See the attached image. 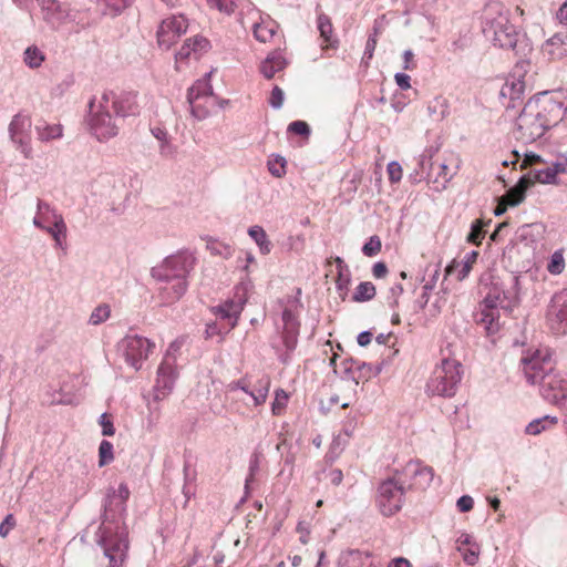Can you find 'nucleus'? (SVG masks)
<instances>
[{"mask_svg": "<svg viewBox=\"0 0 567 567\" xmlns=\"http://www.w3.org/2000/svg\"><path fill=\"white\" fill-rule=\"evenodd\" d=\"M527 382L538 384L540 395L549 403L567 406V377L555 372L550 359L535 351L520 360Z\"/></svg>", "mask_w": 567, "mask_h": 567, "instance_id": "obj_1", "label": "nucleus"}, {"mask_svg": "<svg viewBox=\"0 0 567 567\" xmlns=\"http://www.w3.org/2000/svg\"><path fill=\"white\" fill-rule=\"evenodd\" d=\"M194 261L193 254L179 251L166 257L159 265L152 268V277L162 284L158 291L164 303H174L184 296Z\"/></svg>", "mask_w": 567, "mask_h": 567, "instance_id": "obj_2", "label": "nucleus"}, {"mask_svg": "<svg viewBox=\"0 0 567 567\" xmlns=\"http://www.w3.org/2000/svg\"><path fill=\"white\" fill-rule=\"evenodd\" d=\"M483 33L495 47L518 51L519 33L509 21V10L502 3H489L485 8Z\"/></svg>", "mask_w": 567, "mask_h": 567, "instance_id": "obj_3", "label": "nucleus"}, {"mask_svg": "<svg viewBox=\"0 0 567 567\" xmlns=\"http://www.w3.org/2000/svg\"><path fill=\"white\" fill-rule=\"evenodd\" d=\"M111 93L104 92L101 96H94L89 103V112L85 123L99 141H107L118 134V125L112 116Z\"/></svg>", "mask_w": 567, "mask_h": 567, "instance_id": "obj_4", "label": "nucleus"}, {"mask_svg": "<svg viewBox=\"0 0 567 567\" xmlns=\"http://www.w3.org/2000/svg\"><path fill=\"white\" fill-rule=\"evenodd\" d=\"M461 363L452 359H443L437 365L426 384V391L431 395L453 396L456 386L462 379Z\"/></svg>", "mask_w": 567, "mask_h": 567, "instance_id": "obj_5", "label": "nucleus"}, {"mask_svg": "<svg viewBox=\"0 0 567 567\" xmlns=\"http://www.w3.org/2000/svg\"><path fill=\"white\" fill-rule=\"evenodd\" d=\"M406 483L408 480L396 472L380 484L377 503L384 516H392L402 508L405 491L409 489Z\"/></svg>", "mask_w": 567, "mask_h": 567, "instance_id": "obj_6", "label": "nucleus"}, {"mask_svg": "<svg viewBox=\"0 0 567 567\" xmlns=\"http://www.w3.org/2000/svg\"><path fill=\"white\" fill-rule=\"evenodd\" d=\"M506 299V297L502 299L498 295H488L485 297L476 321L484 327L488 334H494L499 330L501 310L508 311L511 305L517 301L516 296L512 297V299L505 303Z\"/></svg>", "mask_w": 567, "mask_h": 567, "instance_id": "obj_7", "label": "nucleus"}, {"mask_svg": "<svg viewBox=\"0 0 567 567\" xmlns=\"http://www.w3.org/2000/svg\"><path fill=\"white\" fill-rule=\"evenodd\" d=\"M527 105L532 106L547 130L557 125L565 115L563 102L553 99L547 92L537 94L527 102Z\"/></svg>", "mask_w": 567, "mask_h": 567, "instance_id": "obj_8", "label": "nucleus"}, {"mask_svg": "<svg viewBox=\"0 0 567 567\" xmlns=\"http://www.w3.org/2000/svg\"><path fill=\"white\" fill-rule=\"evenodd\" d=\"M270 380L268 378L260 379L256 384H252L249 379L243 378L227 384L226 390L228 393L241 391L247 395V400L237 396L238 400L244 401L247 406H259L266 402L269 392Z\"/></svg>", "mask_w": 567, "mask_h": 567, "instance_id": "obj_9", "label": "nucleus"}, {"mask_svg": "<svg viewBox=\"0 0 567 567\" xmlns=\"http://www.w3.org/2000/svg\"><path fill=\"white\" fill-rule=\"evenodd\" d=\"M532 106L525 104L523 111L517 117L515 138L524 144H530L540 138L547 131Z\"/></svg>", "mask_w": 567, "mask_h": 567, "instance_id": "obj_10", "label": "nucleus"}, {"mask_svg": "<svg viewBox=\"0 0 567 567\" xmlns=\"http://www.w3.org/2000/svg\"><path fill=\"white\" fill-rule=\"evenodd\" d=\"M31 127L32 121L30 116L22 113L16 114L9 124L10 140L25 158H31L33 154Z\"/></svg>", "mask_w": 567, "mask_h": 567, "instance_id": "obj_11", "label": "nucleus"}, {"mask_svg": "<svg viewBox=\"0 0 567 567\" xmlns=\"http://www.w3.org/2000/svg\"><path fill=\"white\" fill-rule=\"evenodd\" d=\"M154 343L141 336H127L122 340L121 349L124 353L126 362L135 370H138L143 360L148 358Z\"/></svg>", "mask_w": 567, "mask_h": 567, "instance_id": "obj_12", "label": "nucleus"}, {"mask_svg": "<svg viewBox=\"0 0 567 567\" xmlns=\"http://www.w3.org/2000/svg\"><path fill=\"white\" fill-rule=\"evenodd\" d=\"M100 532L99 543L104 549V555L110 559L109 567H122L127 554V540L123 536L107 535L103 527H100Z\"/></svg>", "mask_w": 567, "mask_h": 567, "instance_id": "obj_13", "label": "nucleus"}, {"mask_svg": "<svg viewBox=\"0 0 567 567\" xmlns=\"http://www.w3.org/2000/svg\"><path fill=\"white\" fill-rule=\"evenodd\" d=\"M547 320L555 333L567 332V289L553 297L547 311Z\"/></svg>", "mask_w": 567, "mask_h": 567, "instance_id": "obj_14", "label": "nucleus"}, {"mask_svg": "<svg viewBox=\"0 0 567 567\" xmlns=\"http://www.w3.org/2000/svg\"><path fill=\"white\" fill-rule=\"evenodd\" d=\"M187 21L183 16L164 19L157 30V42L161 48L169 49L186 32Z\"/></svg>", "mask_w": 567, "mask_h": 567, "instance_id": "obj_15", "label": "nucleus"}, {"mask_svg": "<svg viewBox=\"0 0 567 567\" xmlns=\"http://www.w3.org/2000/svg\"><path fill=\"white\" fill-rule=\"evenodd\" d=\"M403 478L408 480V488H426L433 480V470L422 465L420 462H409L400 472Z\"/></svg>", "mask_w": 567, "mask_h": 567, "instance_id": "obj_16", "label": "nucleus"}, {"mask_svg": "<svg viewBox=\"0 0 567 567\" xmlns=\"http://www.w3.org/2000/svg\"><path fill=\"white\" fill-rule=\"evenodd\" d=\"M112 109L117 116H136L141 112L138 94L134 92H124L118 96L111 93Z\"/></svg>", "mask_w": 567, "mask_h": 567, "instance_id": "obj_17", "label": "nucleus"}, {"mask_svg": "<svg viewBox=\"0 0 567 567\" xmlns=\"http://www.w3.org/2000/svg\"><path fill=\"white\" fill-rule=\"evenodd\" d=\"M43 19L54 29L65 24L70 18L68 6L56 0H42Z\"/></svg>", "mask_w": 567, "mask_h": 567, "instance_id": "obj_18", "label": "nucleus"}, {"mask_svg": "<svg viewBox=\"0 0 567 567\" xmlns=\"http://www.w3.org/2000/svg\"><path fill=\"white\" fill-rule=\"evenodd\" d=\"M542 52L550 60H560L567 56V33L557 32L542 47Z\"/></svg>", "mask_w": 567, "mask_h": 567, "instance_id": "obj_19", "label": "nucleus"}, {"mask_svg": "<svg viewBox=\"0 0 567 567\" xmlns=\"http://www.w3.org/2000/svg\"><path fill=\"white\" fill-rule=\"evenodd\" d=\"M213 95V87L209 84L208 80L203 79L198 80L189 90L187 94V100L190 105V112L197 120H203L206 117V113L197 114V101L200 100V97H207Z\"/></svg>", "mask_w": 567, "mask_h": 567, "instance_id": "obj_20", "label": "nucleus"}, {"mask_svg": "<svg viewBox=\"0 0 567 567\" xmlns=\"http://www.w3.org/2000/svg\"><path fill=\"white\" fill-rule=\"evenodd\" d=\"M287 60L279 50L272 51L260 64V72L266 79H272L276 73L287 66Z\"/></svg>", "mask_w": 567, "mask_h": 567, "instance_id": "obj_21", "label": "nucleus"}, {"mask_svg": "<svg viewBox=\"0 0 567 567\" xmlns=\"http://www.w3.org/2000/svg\"><path fill=\"white\" fill-rule=\"evenodd\" d=\"M42 230L53 238L55 248H65L68 228L62 215H53L52 224L47 225Z\"/></svg>", "mask_w": 567, "mask_h": 567, "instance_id": "obj_22", "label": "nucleus"}, {"mask_svg": "<svg viewBox=\"0 0 567 567\" xmlns=\"http://www.w3.org/2000/svg\"><path fill=\"white\" fill-rule=\"evenodd\" d=\"M534 185L530 176H522L517 184L507 190L503 196L504 202L509 206H517L525 199L526 190Z\"/></svg>", "mask_w": 567, "mask_h": 567, "instance_id": "obj_23", "label": "nucleus"}, {"mask_svg": "<svg viewBox=\"0 0 567 567\" xmlns=\"http://www.w3.org/2000/svg\"><path fill=\"white\" fill-rule=\"evenodd\" d=\"M525 91V82L520 74L509 76L501 89V96L516 101L522 97Z\"/></svg>", "mask_w": 567, "mask_h": 567, "instance_id": "obj_24", "label": "nucleus"}, {"mask_svg": "<svg viewBox=\"0 0 567 567\" xmlns=\"http://www.w3.org/2000/svg\"><path fill=\"white\" fill-rule=\"evenodd\" d=\"M243 310V303L236 301H226L215 308V313L223 320H227L229 329H233L237 324L238 317Z\"/></svg>", "mask_w": 567, "mask_h": 567, "instance_id": "obj_25", "label": "nucleus"}, {"mask_svg": "<svg viewBox=\"0 0 567 567\" xmlns=\"http://www.w3.org/2000/svg\"><path fill=\"white\" fill-rule=\"evenodd\" d=\"M152 135L158 141V152L164 158H173L176 154V146L173 145L168 132L165 128L155 126L151 128Z\"/></svg>", "mask_w": 567, "mask_h": 567, "instance_id": "obj_26", "label": "nucleus"}, {"mask_svg": "<svg viewBox=\"0 0 567 567\" xmlns=\"http://www.w3.org/2000/svg\"><path fill=\"white\" fill-rule=\"evenodd\" d=\"M53 215L60 214L49 203L38 199L37 215L32 223L39 229L45 228L47 224H52Z\"/></svg>", "mask_w": 567, "mask_h": 567, "instance_id": "obj_27", "label": "nucleus"}, {"mask_svg": "<svg viewBox=\"0 0 567 567\" xmlns=\"http://www.w3.org/2000/svg\"><path fill=\"white\" fill-rule=\"evenodd\" d=\"M340 566L346 567H371L370 555L360 550H350L341 555Z\"/></svg>", "mask_w": 567, "mask_h": 567, "instance_id": "obj_28", "label": "nucleus"}, {"mask_svg": "<svg viewBox=\"0 0 567 567\" xmlns=\"http://www.w3.org/2000/svg\"><path fill=\"white\" fill-rule=\"evenodd\" d=\"M175 379H176V373L173 368V364L171 362H168L167 360H165L158 367L156 386L158 389L169 391L173 388Z\"/></svg>", "mask_w": 567, "mask_h": 567, "instance_id": "obj_29", "label": "nucleus"}, {"mask_svg": "<svg viewBox=\"0 0 567 567\" xmlns=\"http://www.w3.org/2000/svg\"><path fill=\"white\" fill-rule=\"evenodd\" d=\"M477 256H478V254L476 251H472V252L467 254L465 260H463L461 262H457L454 260L450 266L446 267V275H451L454 272V270L457 269L456 278L460 281L463 280L470 274L472 266L475 262Z\"/></svg>", "mask_w": 567, "mask_h": 567, "instance_id": "obj_30", "label": "nucleus"}, {"mask_svg": "<svg viewBox=\"0 0 567 567\" xmlns=\"http://www.w3.org/2000/svg\"><path fill=\"white\" fill-rule=\"evenodd\" d=\"M278 24L272 20H262L254 25V35L259 42L266 43L270 41L277 33Z\"/></svg>", "mask_w": 567, "mask_h": 567, "instance_id": "obj_31", "label": "nucleus"}, {"mask_svg": "<svg viewBox=\"0 0 567 567\" xmlns=\"http://www.w3.org/2000/svg\"><path fill=\"white\" fill-rule=\"evenodd\" d=\"M35 132L40 141L49 142L62 137L63 128L60 124L39 122L35 125Z\"/></svg>", "mask_w": 567, "mask_h": 567, "instance_id": "obj_32", "label": "nucleus"}, {"mask_svg": "<svg viewBox=\"0 0 567 567\" xmlns=\"http://www.w3.org/2000/svg\"><path fill=\"white\" fill-rule=\"evenodd\" d=\"M558 420L556 416L545 415L533 420L525 427V433L528 435H539L542 432L554 427Z\"/></svg>", "mask_w": 567, "mask_h": 567, "instance_id": "obj_33", "label": "nucleus"}, {"mask_svg": "<svg viewBox=\"0 0 567 567\" xmlns=\"http://www.w3.org/2000/svg\"><path fill=\"white\" fill-rule=\"evenodd\" d=\"M427 113L433 121H443L449 113L447 100L442 96L434 97L429 102Z\"/></svg>", "mask_w": 567, "mask_h": 567, "instance_id": "obj_34", "label": "nucleus"}, {"mask_svg": "<svg viewBox=\"0 0 567 567\" xmlns=\"http://www.w3.org/2000/svg\"><path fill=\"white\" fill-rule=\"evenodd\" d=\"M248 235L254 239V241L257 244V246L260 249V252L264 255H267L271 250V243L268 239V236L262 227L260 226H251L248 229Z\"/></svg>", "mask_w": 567, "mask_h": 567, "instance_id": "obj_35", "label": "nucleus"}, {"mask_svg": "<svg viewBox=\"0 0 567 567\" xmlns=\"http://www.w3.org/2000/svg\"><path fill=\"white\" fill-rule=\"evenodd\" d=\"M44 59V53L35 45H30L24 51L23 61L31 69L39 68Z\"/></svg>", "mask_w": 567, "mask_h": 567, "instance_id": "obj_36", "label": "nucleus"}, {"mask_svg": "<svg viewBox=\"0 0 567 567\" xmlns=\"http://www.w3.org/2000/svg\"><path fill=\"white\" fill-rule=\"evenodd\" d=\"M375 296V287L370 281L360 282L355 288L352 299L357 302L369 301Z\"/></svg>", "mask_w": 567, "mask_h": 567, "instance_id": "obj_37", "label": "nucleus"}, {"mask_svg": "<svg viewBox=\"0 0 567 567\" xmlns=\"http://www.w3.org/2000/svg\"><path fill=\"white\" fill-rule=\"evenodd\" d=\"M526 176H530V178L534 179V184L536 182L540 184H558L555 172L549 167L530 171Z\"/></svg>", "mask_w": 567, "mask_h": 567, "instance_id": "obj_38", "label": "nucleus"}, {"mask_svg": "<svg viewBox=\"0 0 567 567\" xmlns=\"http://www.w3.org/2000/svg\"><path fill=\"white\" fill-rule=\"evenodd\" d=\"M318 30L320 32V37L323 39L326 43L333 47V42L331 41L332 37V23L328 16L321 13L318 17Z\"/></svg>", "mask_w": 567, "mask_h": 567, "instance_id": "obj_39", "label": "nucleus"}, {"mask_svg": "<svg viewBox=\"0 0 567 567\" xmlns=\"http://www.w3.org/2000/svg\"><path fill=\"white\" fill-rule=\"evenodd\" d=\"M110 315H111L110 306L106 303L100 305L93 309V311L89 318V323L92 326L101 324L110 318Z\"/></svg>", "mask_w": 567, "mask_h": 567, "instance_id": "obj_40", "label": "nucleus"}, {"mask_svg": "<svg viewBox=\"0 0 567 567\" xmlns=\"http://www.w3.org/2000/svg\"><path fill=\"white\" fill-rule=\"evenodd\" d=\"M298 336H299L298 332H288V331L281 332L282 343L286 348V353L284 355H281L282 362L286 363L289 359V353L296 349L297 343H298Z\"/></svg>", "mask_w": 567, "mask_h": 567, "instance_id": "obj_41", "label": "nucleus"}, {"mask_svg": "<svg viewBox=\"0 0 567 567\" xmlns=\"http://www.w3.org/2000/svg\"><path fill=\"white\" fill-rule=\"evenodd\" d=\"M114 460L113 444L103 440L99 446V465L102 467Z\"/></svg>", "mask_w": 567, "mask_h": 567, "instance_id": "obj_42", "label": "nucleus"}, {"mask_svg": "<svg viewBox=\"0 0 567 567\" xmlns=\"http://www.w3.org/2000/svg\"><path fill=\"white\" fill-rule=\"evenodd\" d=\"M282 331L299 333L300 322L290 309H285L282 311Z\"/></svg>", "mask_w": 567, "mask_h": 567, "instance_id": "obj_43", "label": "nucleus"}, {"mask_svg": "<svg viewBox=\"0 0 567 567\" xmlns=\"http://www.w3.org/2000/svg\"><path fill=\"white\" fill-rule=\"evenodd\" d=\"M565 269V259L561 251H555L547 265V270L551 275H559Z\"/></svg>", "mask_w": 567, "mask_h": 567, "instance_id": "obj_44", "label": "nucleus"}, {"mask_svg": "<svg viewBox=\"0 0 567 567\" xmlns=\"http://www.w3.org/2000/svg\"><path fill=\"white\" fill-rule=\"evenodd\" d=\"M381 239L379 238V236L374 235L370 237L369 241L363 245L362 252L367 257H373L381 251Z\"/></svg>", "mask_w": 567, "mask_h": 567, "instance_id": "obj_45", "label": "nucleus"}, {"mask_svg": "<svg viewBox=\"0 0 567 567\" xmlns=\"http://www.w3.org/2000/svg\"><path fill=\"white\" fill-rule=\"evenodd\" d=\"M484 224L481 220H475L472 225L471 231L467 235V241L474 245L481 244L482 239L485 236V231L483 230Z\"/></svg>", "mask_w": 567, "mask_h": 567, "instance_id": "obj_46", "label": "nucleus"}, {"mask_svg": "<svg viewBox=\"0 0 567 567\" xmlns=\"http://www.w3.org/2000/svg\"><path fill=\"white\" fill-rule=\"evenodd\" d=\"M286 159L284 157L277 156L274 159L268 162V169L270 174L275 177H281L286 173Z\"/></svg>", "mask_w": 567, "mask_h": 567, "instance_id": "obj_47", "label": "nucleus"}, {"mask_svg": "<svg viewBox=\"0 0 567 567\" xmlns=\"http://www.w3.org/2000/svg\"><path fill=\"white\" fill-rule=\"evenodd\" d=\"M460 553L467 565L474 566L478 561L480 548L476 544L464 548L463 551Z\"/></svg>", "mask_w": 567, "mask_h": 567, "instance_id": "obj_48", "label": "nucleus"}, {"mask_svg": "<svg viewBox=\"0 0 567 567\" xmlns=\"http://www.w3.org/2000/svg\"><path fill=\"white\" fill-rule=\"evenodd\" d=\"M133 0H103L111 14H117L127 8Z\"/></svg>", "mask_w": 567, "mask_h": 567, "instance_id": "obj_49", "label": "nucleus"}, {"mask_svg": "<svg viewBox=\"0 0 567 567\" xmlns=\"http://www.w3.org/2000/svg\"><path fill=\"white\" fill-rule=\"evenodd\" d=\"M207 3L210 8L217 9L220 12L230 14L234 12V2L233 0H207Z\"/></svg>", "mask_w": 567, "mask_h": 567, "instance_id": "obj_50", "label": "nucleus"}, {"mask_svg": "<svg viewBox=\"0 0 567 567\" xmlns=\"http://www.w3.org/2000/svg\"><path fill=\"white\" fill-rule=\"evenodd\" d=\"M388 175L391 183H398L402 178V167L401 165L393 161L388 164Z\"/></svg>", "mask_w": 567, "mask_h": 567, "instance_id": "obj_51", "label": "nucleus"}, {"mask_svg": "<svg viewBox=\"0 0 567 567\" xmlns=\"http://www.w3.org/2000/svg\"><path fill=\"white\" fill-rule=\"evenodd\" d=\"M100 424L102 426V434L104 436H112V435H114L115 429H114L113 422H112L111 417L106 413H103L100 416Z\"/></svg>", "mask_w": 567, "mask_h": 567, "instance_id": "obj_52", "label": "nucleus"}, {"mask_svg": "<svg viewBox=\"0 0 567 567\" xmlns=\"http://www.w3.org/2000/svg\"><path fill=\"white\" fill-rule=\"evenodd\" d=\"M269 104L274 109H280L284 104V91L277 85L271 91Z\"/></svg>", "mask_w": 567, "mask_h": 567, "instance_id": "obj_53", "label": "nucleus"}, {"mask_svg": "<svg viewBox=\"0 0 567 567\" xmlns=\"http://www.w3.org/2000/svg\"><path fill=\"white\" fill-rule=\"evenodd\" d=\"M288 131L298 135H309L310 127L303 121H295L289 124Z\"/></svg>", "mask_w": 567, "mask_h": 567, "instance_id": "obj_54", "label": "nucleus"}, {"mask_svg": "<svg viewBox=\"0 0 567 567\" xmlns=\"http://www.w3.org/2000/svg\"><path fill=\"white\" fill-rule=\"evenodd\" d=\"M287 399H288V396L282 390H278L276 392V399H275V402L272 403V413L275 415L280 414L281 410L284 409V406L286 404Z\"/></svg>", "mask_w": 567, "mask_h": 567, "instance_id": "obj_55", "label": "nucleus"}, {"mask_svg": "<svg viewBox=\"0 0 567 567\" xmlns=\"http://www.w3.org/2000/svg\"><path fill=\"white\" fill-rule=\"evenodd\" d=\"M439 168L440 172L437 175L442 179V186L445 187L446 183L453 178L456 172L451 169L445 163L440 164Z\"/></svg>", "mask_w": 567, "mask_h": 567, "instance_id": "obj_56", "label": "nucleus"}, {"mask_svg": "<svg viewBox=\"0 0 567 567\" xmlns=\"http://www.w3.org/2000/svg\"><path fill=\"white\" fill-rule=\"evenodd\" d=\"M457 508L460 512L462 513H466V512H470L473 506H474V501L471 496L468 495H463L461 496L458 499H457Z\"/></svg>", "mask_w": 567, "mask_h": 567, "instance_id": "obj_57", "label": "nucleus"}, {"mask_svg": "<svg viewBox=\"0 0 567 567\" xmlns=\"http://www.w3.org/2000/svg\"><path fill=\"white\" fill-rule=\"evenodd\" d=\"M16 522L13 515L9 514L6 516L3 522L0 524V536L6 537L10 530L13 528Z\"/></svg>", "mask_w": 567, "mask_h": 567, "instance_id": "obj_58", "label": "nucleus"}, {"mask_svg": "<svg viewBox=\"0 0 567 567\" xmlns=\"http://www.w3.org/2000/svg\"><path fill=\"white\" fill-rule=\"evenodd\" d=\"M378 40L375 37H369L365 44V50L363 53V61H369L372 59L374 50L377 48Z\"/></svg>", "mask_w": 567, "mask_h": 567, "instance_id": "obj_59", "label": "nucleus"}, {"mask_svg": "<svg viewBox=\"0 0 567 567\" xmlns=\"http://www.w3.org/2000/svg\"><path fill=\"white\" fill-rule=\"evenodd\" d=\"M189 40L194 53H196L197 51H205L208 47V41L203 37H195Z\"/></svg>", "mask_w": 567, "mask_h": 567, "instance_id": "obj_60", "label": "nucleus"}, {"mask_svg": "<svg viewBox=\"0 0 567 567\" xmlns=\"http://www.w3.org/2000/svg\"><path fill=\"white\" fill-rule=\"evenodd\" d=\"M395 83L396 85L401 89V90H408L411 87V84H410V75L405 74V73H396L395 76Z\"/></svg>", "mask_w": 567, "mask_h": 567, "instance_id": "obj_61", "label": "nucleus"}, {"mask_svg": "<svg viewBox=\"0 0 567 567\" xmlns=\"http://www.w3.org/2000/svg\"><path fill=\"white\" fill-rule=\"evenodd\" d=\"M193 52V47L190 45V40H186L185 44L178 50L176 53L177 60H185L190 56Z\"/></svg>", "mask_w": 567, "mask_h": 567, "instance_id": "obj_62", "label": "nucleus"}, {"mask_svg": "<svg viewBox=\"0 0 567 567\" xmlns=\"http://www.w3.org/2000/svg\"><path fill=\"white\" fill-rule=\"evenodd\" d=\"M372 274L375 278H383L388 274V267L384 262L379 261L373 265Z\"/></svg>", "mask_w": 567, "mask_h": 567, "instance_id": "obj_63", "label": "nucleus"}, {"mask_svg": "<svg viewBox=\"0 0 567 567\" xmlns=\"http://www.w3.org/2000/svg\"><path fill=\"white\" fill-rule=\"evenodd\" d=\"M413 58H414V54L411 50H405L403 52V60H404V64H403V69L404 70H412L415 68V63L413 62Z\"/></svg>", "mask_w": 567, "mask_h": 567, "instance_id": "obj_64", "label": "nucleus"}]
</instances>
